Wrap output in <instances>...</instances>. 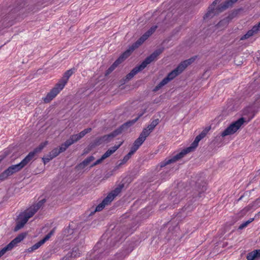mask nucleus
<instances>
[{"instance_id":"nucleus-47","label":"nucleus","mask_w":260,"mask_h":260,"mask_svg":"<svg viewBox=\"0 0 260 260\" xmlns=\"http://www.w3.org/2000/svg\"><path fill=\"white\" fill-rule=\"evenodd\" d=\"M138 149L139 148L133 144V146L131 148V150L129 151L132 152L133 154H134Z\"/></svg>"},{"instance_id":"nucleus-4","label":"nucleus","mask_w":260,"mask_h":260,"mask_svg":"<svg viewBox=\"0 0 260 260\" xmlns=\"http://www.w3.org/2000/svg\"><path fill=\"white\" fill-rule=\"evenodd\" d=\"M124 187V184H119L114 190L108 193L107 196L104 199L102 202L99 204L95 208V212L102 211L106 205L110 204L114 199V198L121 192L122 189Z\"/></svg>"},{"instance_id":"nucleus-29","label":"nucleus","mask_w":260,"mask_h":260,"mask_svg":"<svg viewBox=\"0 0 260 260\" xmlns=\"http://www.w3.org/2000/svg\"><path fill=\"white\" fill-rule=\"evenodd\" d=\"M94 159V157L93 156H90L85 159L81 163L79 164L80 168H84L87 166L91 161Z\"/></svg>"},{"instance_id":"nucleus-46","label":"nucleus","mask_w":260,"mask_h":260,"mask_svg":"<svg viewBox=\"0 0 260 260\" xmlns=\"http://www.w3.org/2000/svg\"><path fill=\"white\" fill-rule=\"evenodd\" d=\"M128 160V158L126 156V155L124 156L123 159L121 160V162L118 165L117 168H118L119 166L125 164Z\"/></svg>"},{"instance_id":"nucleus-39","label":"nucleus","mask_w":260,"mask_h":260,"mask_svg":"<svg viewBox=\"0 0 260 260\" xmlns=\"http://www.w3.org/2000/svg\"><path fill=\"white\" fill-rule=\"evenodd\" d=\"M254 34L252 31V29L249 30L245 35L242 37L241 40L247 39L252 36Z\"/></svg>"},{"instance_id":"nucleus-62","label":"nucleus","mask_w":260,"mask_h":260,"mask_svg":"<svg viewBox=\"0 0 260 260\" xmlns=\"http://www.w3.org/2000/svg\"><path fill=\"white\" fill-rule=\"evenodd\" d=\"M117 240H114V242H113L112 244L111 245V246H114L116 245V242H117Z\"/></svg>"},{"instance_id":"nucleus-21","label":"nucleus","mask_w":260,"mask_h":260,"mask_svg":"<svg viewBox=\"0 0 260 260\" xmlns=\"http://www.w3.org/2000/svg\"><path fill=\"white\" fill-rule=\"evenodd\" d=\"M24 167L23 165L21 164L20 162V163L15 165H12L10 166L7 170L9 173L10 175H13L14 173H16L20 170H21Z\"/></svg>"},{"instance_id":"nucleus-26","label":"nucleus","mask_w":260,"mask_h":260,"mask_svg":"<svg viewBox=\"0 0 260 260\" xmlns=\"http://www.w3.org/2000/svg\"><path fill=\"white\" fill-rule=\"evenodd\" d=\"M95 147L100 146L104 143H106V141L104 135L100 137L96 138L93 142H92Z\"/></svg>"},{"instance_id":"nucleus-8","label":"nucleus","mask_w":260,"mask_h":260,"mask_svg":"<svg viewBox=\"0 0 260 260\" xmlns=\"http://www.w3.org/2000/svg\"><path fill=\"white\" fill-rule=\"evenodd\" d=\"M206 183L202 179H198L195 182L194 191L192 194V199H196L202 197L201 194L203 193L207 189Z\"/></svg>"},{"instance_id":"nucleus-24","label":"nucleus","mask_w":260,"mask_h":260,"mask_svg":"<svg viewBox=\"0 0 260 260\" xmlns=\"http://www.w3.org/2000/svg\"><path fill=\"white\" fill-rule=\"evenodd\" d=\"M37 153L33 150L30 152L26 157L21 161V164L25 167L30 161H31Z\"/></svg>"},{"instance_id":"nucleus-18","label":"nucleus","mask_w":260,"mask_h":260,"mask_svg":"<svg viewBox=\"0 0 260 260\" xmlns=\"http://www.w3.org/2000/svg\"><path fill=\"white\" fill-rule=\"evenodd\" d=\"M91 130L92 129L90 127L84 129L78 134L71 136L70 138L73 140V142L75 143L82 138L86 134L90 133Z\"/></svg>"},{"instance_id":"nucleus-40","label":"nucleus","mask_w":260,"mask_h":260,"mask_svg":"<svg viewBox=\"0 0 260 260\" xmlns=\"http://www.w3.org/2000/svg\"><path fill=\"white\" fill-rule=\"evenodd\" d=\"M122 143H123V142H121L118 145H115V146L111 147L108 150L109 151H111V154H112L120 147V146L122 144Z\"/></svg>"},{"instance_id":"nucleus-48","label":"nucleus","mask_w":260,"mask_h":260,"mask_svg":"<svg viewBox=\"0 0 260 260\" xmlns=\"http://www.w3.org/2000/svg\"><path fill=\"white\" fill-rule=\"evenodd\" d=\"M251 29L254 34L257 33L260 30L257 24L253 26Z\"/></svg>"},{"instance_id":"nucleus-53","label":"nucleus","mask_w":260,"mask_h":260,"mask_svg":"<svg viewBox=\"0 0 260 260\" xmlns=\"http://www.w3.org/2000/svg\"><path fill=\"white\" fill-rule=\"evenodd\" d=\"M210 129L211 126H207L202 132H203V133L206 136V135Z\"/></svg>"},{"instance_id":"nucleus-61","label":"nucleus","mask_w":260,"mask_h":260,"mask_svg":"<svg viewBox=\"0 0 260 260\" xmlns=\"http://www.w3.org/2000/svg\"><path fill=\"white\" fill-rule=\"evenodd\" d=\"M254 220V218H250L248 220L246 221V222H248V224L251 223Z\"/></svg>"},{"instance_id":"nucleus-12","label":"nucleus","mask_w":260,"mask_h":260,"mask_svg":"<svg viewBox=\"0 0 260 260\" xmlns=\"http://www.w3.org/2000/svg\"><path fill=\"white\" fill-rule=\"evenodd\" d=\"M192 203V200H189L181 209V212L177 214V216L178 217H185L189 212H190L193 209Z\"/></svg>"},{"instance_id":"nucleus-36","label":"nucleus","mask_w":260,"mask_h":260,"mask_svg":"<svg viewBox=\"0 0 260 260\" xmlns=\"http://www.w3.org/2000/svg\"><path fill=\"white\" fill-rule=\"evenodd\" d=\"M80 253L79 252V249L77 247H74L72 249L71 253L69 255L71 257H75L79 256Z\"/></svg>"},{"instance_id":"nucleus-45","label":"nucleus","mask_w":260,"mask_h":260,"mask_svg":"<svg viewBox=\"0 0 260 260\" xmlns=\"http://www.w3.org/2000/svg\"><path fill=\"white\" fill-rule=\"evenodd\" d=\"M111 154V151L107 150L102 156V158L103 160L105 159L107 157H109Z\"/></svg>"},{"instance_id":"nucleus-38","label":"nucleus","mask_w":260,"mask_h":260,"mask_svg":"<svg viewBox=\"0 0 260 260\" xmlns=\"http://www.w3.org/2000/svg\"><path fill=\"white\" fill-rule=\"evenodd\" d=\"M46 200L45 199H43L40 201L37 204L33 205L37 210H38L46 202Z\"/></svg>"},{"instance_id":"nucleus-22","label":"nucleus","mask_w":260,"mask_h":260,"mask_svg":"<svg viewBox=\"0 0 260 260\" xmlns=\"http://www.w3.org/2000/svg\"><path fill=\"white\" fill-rule=\"evenodd\" d=\"M247 260H258L260 259V249H256L249 252L247 256Z\"/></svg>"},{"instance_id":"nucleus-7","label":"nucleus","mask_w":260,"mask_h":260,"mask_svg":"<svg viewBox=\"0 0 260 260\" xmlns=\"http://www.w3.org/2000/svg\"><path fill=\"white\" fill-rule=\"evenodd\" d=\"M26 233H22L20 234L13 240H12L7 246L3 248L0 250V257L4 255L7 251L12 250L18 243L22 241L26 237Z\"/></svg>"},{"instance_id":"nucleus-28","label":"nucleus","mask_w":260,"mask_h":260,"mask_svg":"<svg viewBox=\"0 0 260 260\" xmlns=\"http://www.w3.org/2000/svg\"><path fill=\"white\" fill-rule=\"evenodd\" d=\"M194 59L192 58H190L183 61H182L179 64V67H181L182 71H184L186 68L193 61Z\"/></svg>"},{"instance_id":"nucleus-1","label":"nucleus","mask_w":260,"mask_h":260,"mask_svg":"<svg viewBox=\"0 0 260 260\" xmlns=\"http://www.w3.org/2000/svg\"><path fill=\"white\" fill-rule=\"evenodd\" d=\"M165 50L164 47L155 50L152 54L147 57L139 65L135 67L125 77L124 81L127 82L131 80L138 73L144 69L148 64L153 61L157 60L158 56L161 54Z\"/></svg>"},{"instance_id":"nucleus-13","label":"nucleus","mask_w":260,"mask_h":260,"mask_svg":"<svg viewBox=\"0 0 260 260\" xmlns=\"http://www.w3.org/2000/svg\"><path fill=\"white\" fill-rule=\"evenodd\" d=\"M243 10V8H239L237 9L234 10L231 13L229 14L228 17H226L225 19L222 20L220 21L217 25L219 27L223 24H227V23L233 19L234 18L236 17L239 13Z\"/></svg>"},{"instance_id":"nucleus-63","label":"nucleus","mask_w":260,"mask_h":260,"mask_svg":"<svg viewBox=\"0 0 260 260\" xmlns=\"http://www.w3.org/2000/svg\"><path fill=\"white\" fill-rule=\"evenodd\" d=\"M9 24H8V25H5V26H6V27H7V26H9V25H12V24H13V23H12V22H11V21H9Z\"/></svg>"},{"instance_id":"nucleus-2","label":"nucleus","mask_w":260,"mask_h":260,"mask_svg":"<svg viewBox=\"0 0 260 260\" xmlns=\"http://www.w3.org/2000/svg\"><path fill=\"white\" fill-rule=\"evenodd\" d=\"M199 143L196 141H193L190 146L187 148H186L182 150L180 152L178 153L176 155L173 156L172 158L169 159H166L160 163V168L165 167L166 166L175 162L177 160L183 158L186 154L189 152H192L198 146Z\"/></svg>"},{"instance_id":"nucleus-23","label":"nucleus","mask_w":260,"mask_h":260,"mask_svg":"<svg viewBox=\"0 0 260 260\" xmlns=\"http://www.w3.org/2000/svg\"><path fill=\"white\" fill-rule=\"evenodd\" d=\"M37 211L38 210L36 209V208L32 206L21 214L23 216L27 217V219L28 220V219L31 217L37 212Z\"/></svg>"},{"instance_id":"nucleus-44","label":"nucleus","mask_w":260,"mask_h":260,"mask_svg":"<svg viewBox=\"0 0 260 260\" xmlns=\"http://www.w3.org/2000/svg\"><path fill=\"white\" fill-rule=\"evenodd\" d=\"M254 206V205L252 203L251 204H249L247 206L245 207L242 210L243 212L244 213H246L249 210H250Z\"/></svg>"},{"instance_id":"nucleus-33","label":"nucleus","mask_w":260,"mask_h":260,"mask_svg":"<svg viewBox=\"0 0 260 260\" xmlns=\"http://www.w3.org/2000/svg\"><path fill=\"white\" fill-rule=\"evenodd\" d=\"M151 132V131H148V128L147 127L145 128L141 133L139 137H141V138L145 141L146 138L150 135Z\"/></svg>"},{"instance_id":"nucleus-56","label":"nucleus","mask_w":260,"mask_h":260,"mask_svg":"<svg viewBox=\"0 0 260 260\" xmlns=\"http://www.w3.org/2000/svg\"><path fill=\"white\" fill-rule=\"evenodd\" d=\"M134 154L132 152H129L126 155V156L129 159V158L131 157L132 155Z\"/></svg>"},{"instance_id":"nucleus-20","label":"nucleus","mask_w":260,"mask_h":260,"mask_svg":"<svg viewBox=\"0 0 260 260\" xmlns=\"http://www.w3.org/2000/svg\"><path fill=\"white\" fill-rule=\"evenodd\" d=\"M27 221L28 219H27V217H25L24 216H23L22 214H20L19 216V220L17 222L14 231L16 232L22 228Z\"/></svg>"},{"instance_id":"nucleus-11","label":"nucleus","mask_w":260,"mask_h":260,"mask_svg":"<svg viewBox=\"0 0 260 260\" xmlns=\"http://www.w3.org/2000/svg\"><path fill=\"white\" fill-rule=\"evenodd\" d=\"M55 228H54L47 235H46L45 237L41 240L40 241L34 244L31 247H29L28 249V251L29 252H32L35 250L39 248L41 245H42L46 241L48 240L52 235H53V234L55 232Z\"/></svg>"},{"instance_id":"nucleus-6","label":"nucleus","mask_w":260,"mask_h":260,"mask_svg":"<svg viewBox=\"0 0 260 260\" xmlns=\"http://www.w3.org/2000/svg\"><path fill=\"white\" fill-rule=\"evenodd\" d=\"M133 51L129 48L123 52L114 63L106 71L105 76L109 75L115 68L128 58Z\"/></svg>"},{"instance_id":"nucleus-64","label":"nucleus","mask_w":260,"mask_h":260,"mask_svg":"<svg viewBox=\"0 0 260 260\" xmlns=\"http://www.w3.org/2000/svg\"><path fill=\"white\" fill-rule=\"evenodd\" d=\"M257 25L258 27H259L260 29V22Z\"/></svg>"},{"instance_id":"nucleus-32","label":"nucleus","mask_w":260,"mask_h":260,"mask_svg":"<svg viewBox=\"0 0 260 260\" xmlns=\"http://www.w3.org/2000/svg\"><path fill=\"white\" fill-rule=\"evenodd\" d=\"M168 83L167 81L164 78L153 89V91L156 92L159 90L162 86L165 85Z\"/></svg>"},{"instance_id":"nucleus-50","label":"nucleus","mask_w":260,"mask_h":260,"mask_svg":"<svg viewBox=\"0 0 260 260\" xmlns=\"http://www.w3.org/2000/svg\"><path fill=\"white\" fill-rule=\"evenodd\" d=\"M248 224V222H244L243 223H242L238 228L239 230H242L247 226Z\"/></svg>"},{"instance_id":"nucleus-19","label":"nucleus","mask_w":260,"mask_h":260,"mask_svg":"<svg viewBox=\"0 0 260 260\" xmlns=\"http://www.w3.org/2000/svg\"><path fill=\"white\" fill-rule=\"evenodd\" d=\"M256 112L257 111L254 109L253 106H249L244 109L243 114L244 116H247L248 121H249L253 118Z\"/></svg>"},{"instance_id":"nucleus-30","label":"nucleus","mask_w":260,"mask_h":260,"mask_svg":"<svg viewBox=\"0 0 260 260\" xmlns=\"http://www.w3.org/2000/svg\"><path fill=\"white\" fill-rule=\"evenodd\" d=\"M48 141H45L44 142H42L40 144V145L36 148H35L34 150L37 154L42 151V150L48 145Z\"/></svg>"},{"instance_id":"nucleus-57","label":"nucleus","mask_w":260,"mask_h":260,"mask_svg":"<svg viewBox=\"0 0 260 260\" xmlns=\"http://www.w3.org/2000/svg\"><path fill=\"white\" fill-rule=\"evenodd\" d=\"M198 136L200 138H201V139H203L206 136V135L204 134L203 132H201Z\"/></svg>"},{"instance_id":"nucleus-42","label":"nucleus","mask_w":260,"mask_h":260,"mask_svg":"<svg viewBox=\"0 0 260 260\" xmlns=\"http://www.w3.org/2000/svg\"><path fill=\"white\" fill-rule=\"evenodd\" d=\"M95 147L93 145V144L91 142L90 143L88 146L84 149V153L86 154L89 153L93 148H95Z\"/></svg>"},{"instance_id":"nucleus-17","label":"nucleus","mask_w":260,"mask_h":260,"mask_svg":"<svg viewBox=\"0 0 260 260\" xmlns=\"http://www.w3.org/2000/svg\"><path fill=\"white\" fill-rule=\"evenodd\" d=\"M182 72L183 71H182L181 67H180L178 65L176 68L170 72L167 77L165 78V79L169 82L171 80L174 79L178 75L181 74Z\"/></svg>"},{"instance_id":"nucleus-49","label":"nucleus","mask_w":260,"mask_h":260,"mask_svg":"<svg viewBox=\"0 0 260 260\" xmlns=\"http://www.w3.org/2000/svg\"><path fill=\"white\" fill-rule=\"evenodd\" d=\"M104 160L101 157L100 159L96 160L91 166V167H93L96 166L100 164H101Z\"/></svg>"},{"instance_id":"nucleus-34","label":"nucleus","mask_w":260,"mask_h":260,"mask_svg":"<svg viewBox=\"0 0 260 260\" xmlns=\"http://www.w3.org/2000/svg\"><path fill=\"white\" fill-rule=\"evenodd\" d=\"M145 141L144 140H143L142 138H141V137H139L134 142V144L139 148L140 146L142 145V144L144 143Z\"/></svg>"},{"instance_id":"nucleus-54","label":"nucleus","mask_w":260,"mask_h":260,"mask_svg":"<svg viewBox=\"0 0 260 260\" xmlns=\"http://www.w3.org/2000/svg\"><path fill=\"white\" fill-rule=\"evenodd\" d=\"M210 129L211 126H207L202 132H203V133L206 136V135Z\"/></svg>"},{"instance_id":"nucleus-27","label":"nucleus","mask_w":260,"mask_h":260,"mask_svg":"<svg viewBox=\"0 0 260 260\" xmlns=\"http://www.w3.org/2000/svg\"><path fill=\"white\" fill-rule=\"evenodd\" d=\"M74 223L72 222L71 223H70L69 226L65 229L64 231V233L65 235H71L74 233L75 226Z\"/></svg>"},{"instance_id":"nucleus-25","label":"nucleus","mask_w":260,"mask_h":260,"mask_svg":"<svg viewBox=\"0 0 260 260\" xmlns=\"http://www.w3.org/2000/svg\"><path fill=\"white\" fill-rule=\"evenodd\" d=\"M74 143L73 141V140H71V139L70 138L69 139L66 141L64 143L62 144L61 146L59 147V148L58 149L60 152H63L65 151L67 149L71 146L72 144Z\"/></svg>"},{"instance_id":"nucleus-51","label":"nucleus","mask_w":260,"mask_h":260,"mask_svg":"<svg viewBox=\"0 0 260 260\" xmlns=\"http://www.w3.org/2000/svg\"><path fill=\"white\" fill-rule=\"evenodd\" d=\"M175 196L177 197L173 200L174 204H178L180 202V200L179 199L180 198V195L175 194Z\"/></svg>"},{"instance_id":"nucleus-3","label":"nucleus","mask_w":260,"mask_h":260,"mask_svg":"<svg viewBox=\"0 0 260 260\" xmlns=\"http://www.w3.org/2000/svg\"><path fill=\"white\" fill-rule=\"evenodd\" d=\"M141 116V115L133 120H129L124 123L110 134L104 135L106 141V143L111 142L114 138L116 137L118 135H119L122 132L127 131L129 127L132 126L135 122H136V121H137Z\"/></svg>"},{"instance_id":"nucleus-16","label":"nucleus","mask_w":260,"mask_h":260,"mask_svg":"<svg viewBox=\"0 0 260 260\" xmlns=\"http://www.w3.org/2000/svg\"><path fill=\"white\" fill-rule=\"evenodd\" d=\"M73 72L72 69L69 70L67 71L62 77V78L59 80L58 82L57 83L60 87L63 88L65 85L67 84L70 77L73 74Z\"/></svg>"},{"instance_id":"nucleus-58","label":"nucleus","mask_w":260,"mask_h":260,"mask_svg":"<svg viewBox=\"0 0 260 260\" xmlns=\"http://www.w3.org/2000/svg\"><path fill=\"white\" fill-rule=\"evenodd\" d=\"M202 140V139H201V138H200V137H199V136L198 135V136L196 137L195 140H194V141H196L197 142H198V143H199V142H200V140Z\"/></svg>"},{"instance_id":"nucleus-59","label":"nucleus","mask_w":260,"mask_h":260,"mask_svg":"<svg viewBox=\"0 0 260 260\" xmlns=\"http://www.w3.org/2000/svg\"><path fill=\"white\" fill-rule=\"evenodd\" d=\"M101 244H102V243H101H101H98L96 244V245L94 246V250L95 251H96V250H97L98 248L99 247V245H101Z\"/></svg>"},{"instance_id":"nucleus-37","label":"nucleus","mask_w":260,"mask_h":260,"mask_svg":"<svg viewBox=\"0 0 260 260\" xmlns=\"http://www.w3.org/2000/svg\"><path fill=\"white\" fill-rule=\"evenodd\" d=\"M9 173L7 169L0 174V181L5 180L8 176H10Z\"/></svg>"},{"instance_id":"nucleus-35","label":"nucleus","mask_w":260,"mask_h":260,"mask_svg":"<svg viewBox=\"0 0 260 260\" xmlns=\"http://www.w3.org/2000/svg\"><path fill=\"white\" fill-rule=\"evenodd\" d=\"M60 153L59 149L57 148H55L53 149L51 151L49 152V154L52 157V158H54L58 155Z\"/></svg>"},{"instance_id":"nucleus-10","label":"nucleus","mask_w":260,"mask_h":260,"mask_svg":"<svg viewBox=\"0 0 260 260\" xmlns=\"http://www.w3.org/2000/svg\"><path fill=\"white\" fill-rule=\"evenodd\" d=\"M63 88L56 84L54 87L49 92L45 98H43L44 103H50Z\"/></svg>"},{"instance_id":"nucleus-14","label":"nucleus","mask_w":260,"mask_h":260,"mask_svg":"<svg viewBox=\"0 0 260 260\" xmlns=\"http://www.w3.org/2000/svg\"><path fill=\"white\" fill-rule=\"evenodd\" d=\"M218 1L215 0L209 7L208 11L204 16V19H209L212 18L214 16L219 13H217L216 8L214 9L215 5L218 3Z\"/></svg>"},{"instance_id":"nucleus-31","label":"nucleus","mask_w":260,"mask_h":260,"mask_svg":"<svg viewBox=\"0 0 260 260\" xmlns=\"http://www.w3.org/2000/svg\"><path fill=\"white\" fill-rule=\"evenodd\" d=\"M159 121H160L158 118L153 120L147 127L148 128V131L152 132L155 126L159 123Z\"/></svg>"},{"instance_id":"nucleus-55","label":"nucleus","mask_w":260,"mask_h":260,"mask_svg":"<svg viewBox=\"0 0 260 260\" xmlns=\"http://www.w3.org/2000/svg\"><path fill=\"white\" fill-rule=\"evenodd\" d=\"M71 257L68 254L66 256L63 257L61 260H71Z\"/></svg>"},{"instance_id":"nucleus-60","label":"nucleus","mask_w":260,"mask_h":260,"mask_svg":"<svg viewBox=\"0 0 260 260\" xmlns=\"http://www.w3.org/2000/svg\"><path fill=\"white\" fill-rule=\"evenodd\" d=\"M235 62L236 64H237V66L241 65L242 63V61H238L237 60H235Z\"/></svg>"},{"instance_id":"nucleus-41","label":"nucleus","mask_w":260,"mask_h":260,"mask_svg":"<svg viewBox=\"0 0 260 260\" xmlns=\"http://www.w3.org/2000/svg\"><path fill=\"white\" fill-rule=\"evenodd\" d=\"M172 15H172V13H171V12H169V13L167 14V15H166V16L165 17V18L164 19L162 23H163L164 24H165V25H166V24H167L169 23V22H170V20H169V19L170 18L172 17Z\"/></svg>"},{"instance_id":"nucleus-43","label":"nucleus","mask_w":260,"mask_h":260,"mask_svg":"<svg viewBox=\"0 0 260 260\" xmlns=\"http://www.w3.org/2000/svg\"><path fill=\"white\" fill-rule=\"evenodd\" d=\"M53 158L50 156L49 154H48L46 156L43 157L42 158V160L44 162V164L45 165L48 162H49L51 159H52Z\"/></svg>"},{"instance_id":"nucleus-9","label":"nucleus","mask_w":260,"mask_h":260,"mask_svg":"<svg viewBox=\"0 0 260 260\" xmlns=\"http://www.w3.org/2000/svg\"><path fill=\"white\" fill-rule=\"evenodd\" d=\"M157 25L152 26L142 36H141L135 43L133 44L129 48L134 51L136 49L141 45L156 29Z\"/></svg>"},{"instance_id":"nucleus-52","label":"nucleus","mask_w":260,"mask_h":260,"mask_svg":"<svg viewBox=\"0 0 260 260\" xmlns=\"http://www.w3.org/2000/svg\"><path fill=\"white\" fill-rule=\"evenodd\" d=\"M252 204L254 206H260V197L258 199H257L254 202L252 203Z\"/></svg>"},{"instance_id":"nucleus-5","label":"nucleus","mask_w":260,"mask_h":260,"mask_svg":"<svg viewBox=\"0 0 260 260\" xmlns=\"http://www.w3.org/2000/svg\"><path fill=\"white\" fill-rule=\"evenodd\" d=\"M245 121V120L244 118L241 117L239 118L237 121L231 123L226 129H225L221 134V136L223 137L234 134L240 128Z\"/></svg>"},{"instance_id":"nucleus-15","label":"nucleus","mask_w":260,"mask_h":260,"mask_svg":"<svg viewBox=\"0 0 260 260\" xmlns=\"http://www.w3.org/2000/svg\"><path fill=\"white\" fill-rule=\"evenodd\" d=\"M238 0H226L223 3L220 4L216 8L217 13H220L229 8L232 7L234 4Z\"/></svg>"}]
</instances>
